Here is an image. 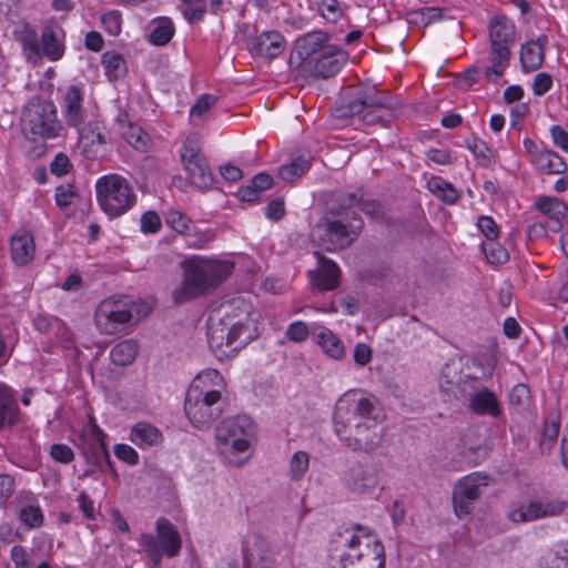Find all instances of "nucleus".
<instances>
[{"mask_svg": "<svg viewBox=\"0 0 568 568\" xmlns=\"http://www.w3.org/2000/svg\"><path fill=\"white\" fill-rule=\"evenodd\" d=\"M383 409L375 397L351 390L336 402L333 413L334 433L341 444L357 454L372 455L384 443L386 430Z\"/></svg>", "mask_w": 568, "mask_h": 568, "instance_id": "1", "label": "nucleus"}, {"mask_svg": "<svg viewBox=\"0 0 568 568\" xmlns=\"http://www.w3.org/2000/svg\"><path fill=\"white\" fill-rule=\"evenodd\" d=\"M335 204L328 205V212L312 229L314 242L328 252H336L351 245L358 236L363 221L353 210L356 193L338 195Z\"/></svg>", "mask_w": 568, "mask_h": 568, "instance_id": "2", "label": "nucleus"}, {"mask_svg": "<svg viewBox=\"0 0 568 568\" xmlns=\"http://www.w3.org/2000/svg\"><path fill=\"white\" fill-rule=\"evenodd\" d=\"M223 378L216 369H205L192 381L184 400L190 423L199 428L210 427L225 410L227 400L222 396Z\"/></svg>", "mask_w": 568, "mask_h": 568, "instance_id": "3", "label": "nucleus"}, {"mask_svg": "<svg viewBox=\"0 0 568 568\" xmlns=\"http://www.w3.org/2000/svg\"><path fill=\"white\" fill-rule=\"evenodd\" d=\"M181 265L183 281L172 295L175 304H182L209 293L225 281L233 270V264L230 262L205 260L200 256L185 258Z\"/></svg>", "mask_w": 568, "mask_h": 568, "instance_id": "4", "label": "nucleus"}, {"mask_svg": "<svg viewBox=\"0 0 568 568\" xmlns=\"http://www.w3.org/2000/svg\"><path fill=\"white\" fill-rule=\"evenodd\" d=\"M396 106L397 103L386 91L368 88L357 91L352 99L337 104L332 110V116L337 121L358 116L366 125L381 124L388 128Z\"/></svg>", "mask_w": 568, "mask_h": 568, "instance_id": "5", "label": "nucleus"}, {"mask_svg": "<svg viewBox=\"0 0 568 568\" xmlns=\"http://www.w3.org/2000/svg\"><path fill=\"white\" fill-rule=\"evenodd\" d=\"M254 424L246 415H239L221 422L215 429L216 447L225 462L234 467H242L247 458H236L245 453L254 435Z\"/></svg>", "mask_w": 568, "mask_h": 568, "instance_id": "6", "label": "nucleus"}, {"mask_svg": "<svg viewBox=\"0 0 568 568\" xmlns=\"http://www.w3.org/2000/svg\"><path fill=\"white\" fill-rule=\"evenodd\" d=\"M354 529L356 534L346 540L349 551L341 556L339 568H384L385 549L382 541L361 525Z\"/></svg>", "mask_w": 568, "mask_h": 568, "instance_id": "7", "label": "nucleus"}, {"mask_svg": "<svg viewBox=\"0 0 568 568\" xmlns=\"http://www.w3.org/2000/svg\"><path fill=\"white\" fill-rule=\"evenodd\" d=\"M488 38L491 65L486 69L488 80L493 75L501 77L511 58V47L516 42V27L505 14H496L488 24Z\"/></svg>", "mask_w": 568, "mask_h": 568, "instance_id": "8", "label": "nucleus"}, {"mask_svg": "<svg viewBox=\"0 0 568 568\" xmlns=\"http://www.w3.org/2000/svg\"><path fill=\"white\" fill-rule=\"evenodd\" d=\"M95 190L100 207L110 217L124 214L136 202L132 185L119 174L101 176L95 183Z\"/></svg>", "mask_w": 568, "mask_h": 568, "instance_id": "9", "label": "nucleus"}, {"mask_svg": "<svg viewBox=\"0 0 568 568\" xmlns=\"http://www.w3.org/2000/svg\"><path fill=\"white\" fill-rule=\"evenodd\" d=\"M144 308V304H138L132 300H104L98 306L94 314V322L101 333L113 335L128 326L133 318L140 320L146 316L149 310Z\"/></svg>", "mask_w": 568, "mask_h": 568, "instance_id": "10", "label": "nucleus"}, {"mask_svg": "<svg viewBox=\"0 0 568 568\" xmlns=\"http://www.w3.org/2000/svg\"><path fill=\"white\" fill-rule=\"evenodd\" d=\"M21 124L26 135H31L32 139H54L62 130L54 104L47 101L29 103L23 110Z\"/></svg>", "mask_w": 568, "mask_h": 568, "instance_id": "11", "label": "nucleus"}, {"mask_svg": "<svg viewBox=\"0 0 568 568\" xmlns=\"http://www.w3.org/2000/svg\"><path fill=\"white\" fill-rule=\"evenodd\" d=\"M155 528L156 537L151 534H142L141 545L153 566L159 567L163 555L173 558L180 554L182 540L175 527L164 517L156 520Z\"/></svg>", "mask_w": 568, "mask_h": 568, "instance_id": "12", "label": "nucleus"}, {"mask_svg": "<svg viewBox=\"0 0 568 568\" xmlns=\"http://www.w3.org/2000/svg\"><path fill=\"white\" fill-rule=\"evenodd\" d=\"M181 160L192 183L206 189L213 183V174L207 160L201 153L200 141L196 135H189L181 149Z\"/></svg>", "mask_w": 568, "mask_h": 568, "instance_id": "13", "label": "nucleus"}, {"mask_svg": "<svg viewBox=\"0 0 568 568\" xmlns=\"http://www.w3.org/2000/svg\"><path fill=\"white\" fill-rule=\"evenodd\" d=\"M488 485V476L474 473L462 478L453 491V505L458 517L468 515L480 495L479 488Z\"/></svg>", "mask_w": 568, "mask_h": 568, "instance_id": "14", "label": "nucleus"}, {"mask_svg": "<svg viewBox=\"0 0 568 568\" xmlns=\"http://www.w3.org/2000/svg\"><path fill=\"white\" fill-rule=\"evenodd\" d=\"M343 481L355 494H369L377 488L379 478L374 464L358 460L344 473Z\"/></svg>", "mask_w": 568, "mask_h": 568, "instance_id": "15", "label": "nucleus"}, {"mask_svg": "<svg viewBox=\"0 0 568 568\" xmlns=\"http://www.w3.org/2000/svg\"><path fill=\"white\" fill-rule=\"evenodd\" d=\"M348 54L336 44L325 47L324 52L312 59L306 65L314 78L328 79L339 72L346 63Z\"/></svg>", "mask_w": 568, "mask_h": 568, "instance_id": "16", "label": "nucleus"}, {"mask_svg": "<svg viewBox=\"0 0 568 568\" xmlns=\"http://www.w3.org/2000/svg\"><path fill=\"white\" fill-rule=\"evenodd\" d=\"M285 47L283 36L276 31H264L252 38L247 43V50L252 55L272 60L278 57Z\"/></svg>", "mask_w": 568, "mask_h": 568, "instance_id": "17", "label": "nucleus"}, {"mask_svg": "<svg viewBox=\"0 0 568 568\" xmlns=\"http://www.w3.org/2000/svg\"><path fill=\"white\" fill-rule=\"evenodd\" d=\"M329 34L324 31H312L295 41L294 51L301 62L306 65L313 58L318 57L324 52L325 47H331Z\"/></svg>", "mask_w": 568, "mask_h": 568, "instance_id": "18", "label": "nucleus"}, {"mask_svg": "<svg viewBox=\"0 0 568 568\" xmlns=\"http://www.w3.org/2000/svg\"><path fill=\"white\" fill-rule=\"evenodd\" d=\"M468 408L478 416L498 417L503 412L496 394L488 388L473 392L468 397Z\"/></svg>", "mask_w": 568, "mask_h": 568, "instance_id": "19", "label": "nucleus"}, {"mask_svg": "<svg viewBox=\"0 0 568 568\" xmlns=\"http://www.w3.org/2000/svg\"><path fill=\"white\" fill-rule=\"evenodd\" d=\"M318 268L312 273V282L320 291L335 290L339 284V268L335 262L315 252Z\"/></svg>", "mask_w": 568, "mask_h": 568, "instance_id": "20", "label": "nucleus"}, {"mask_svg": "<svg viewBox=\"0 0 568 568\" xmlns=\"http://www.w3.org/2000/svg\"><path fill=\"white\" fill-rule=\"evenodd\" d=\"M82 100L81 89L71 85L63 98V116L69 126L79 128L84 123L85 115Z\"/></svg>", "mask_w": 568, "mask_h": 568, "instance_id": "21", "label": "nucleus"}, {"mask_svg": "<svg viewBox=\"0 0 568 568\" xmlns=\"http://www.w3.org/2000/svg\"><path fill=\"white\" fill-rule=\"evenodd\" d=\"M80 448L88 464L100 469L106 464L112 468L105 439H89L87 435H82Z\"/></svg>", "mask_w": 568, "mask_h": 568, "instance_id": "22", "label": "nucleus"}, {"mask_svg": "<svg viewBox=\"0 0 568 568\" xmlns=\"http://www.w3.org/2000/svg\"><path fill=\"white\" fill-rule=\"evenodd\" d=\"M547 36L542 34L536 41H528L521 47L520 62L524 71H534L542 65Z\"/></svg>", "mask_w": 568, "mask_h": 568, "instance_id": "23", "label": "nucleus"}, {"mask_svg": "<svg viewBox=\"0 0 568 568\" xmlns=\"http://www.w3.org/2000/svg\"><path fill=\"white\" fill-rule=\"evenodd\" d=\"M130 440L140 448L154 447L162 443L163 435L161 430L152 424L140 422L132 427Z\"/></svg>", "mask_w": 568, "mask_h": 568, "instance_id": "24", "label": "nucleus"}, {"mask_svg": "<svg viewBox=\"0 0 568 568\" xmlns=\"http://www.w3.org/2000/svg\"><path fill=\"white\" fill-rule=\"evenodd\" d=\"M226 323H210L207 326V342L210 348L220 359L229 357L233 352L226 348Z\"/></svg>", "mask_w": 568, "mask_h": 568, "instance_id": "25", "label": "nucleus"}, {"mask_svg": "<svg viewBox=\"0 0 568 568\" xmlns=\"http://www.w3.org/2000/svg\"><path fill=\"white\" fill-rule=\"evenodd\" d=\"M33 254L34 244L30 234L24 233L21 235H14L11 239V255L16 264H28L33 258Z\"/></svg>", "mask_w": 568, "mask_h": 568, "instance_id": "26", "label": "nucleus"}, {"mask_svg": "<svg viewBox=\"0 0 568 568\" xmlns=\"http://www.w3.org/2000/svg\"><path fill=\"white\" fill-rule=\"evenodd\" d=\"M535 164L546 174H562L567 170L564 159L554 151L541 150L535 153Z\"/></svg>", "mask_w": 568, "mask_h": 568, "instance_id": "27", "label": "nucleus"}, {"mask_svg": "<svg viewBox=\"0 0 568 568\" xmlns=\"http://www.w3.org/2000/svg\"><path fill=\"white\" fill-rule=\"evenodd\" d=\"M138 353V343L133 339H124L111 348L110 358L118 366H128L134 362Z\"/></svg>", "mask_w": 568, "mask_h": 568, "instance_id": "28", "label": "nucleus"}, {"mask_svg": "<svg viewBox=\"0 0 568 568\" xmlns=\"http://www.w3.org/2000/svg\"><path fill=\"white\" fill-rule=\"evenodd\" d=\"M41 49L45 57L51 61H57L62 58L64 53V45L60 41L57 31L45 26L41 32Z\"/></svg>", "mask_w": 568, "mask_h": 568, "instance_id": "29", "label": "nucleus"}, {"mask_svg": "<svg viewBox=\"0 0 568 568\" xmlns=\"http://www.w3.org/2000/svg\"><path fill=\"white\" fill-rule=\"evenodd\" d=\"M311 168V158L308 155H298L293 158L290 163L278 168V176L286 182L298 180Z\"/></svg>", "mask_w": 568, "mask_h": 568, "instance_id": "30", "label": "nucleus"}, {"mask_svg": "<svg viewBox=\"0 0 568 568\" xmlns=\"http://www.w3.org/2000/svg\"><path fill=\"white\" fill-rule=\"evenodd\" d=\"M536 207L550 220H565L568 213V206L564 201L550 196H540Z\"/></svg>", "mask_w": 568, "mask_h": 568, "instance_id": "31", "label": "nucleus"}, {"mask_svg": "<svg viewBox=\"0 0 568 568\" xmlns=\"http://www.w3.org/2000/svg\"><path fill=\"white\" fill-rule=\"evenodd\" d=\"M174 32L173 22L169 18H159L154 20V28L149 36V40L155 45H165L173 38Z\"/></svg>", "mask_w": 568, "mask_h": 568, "instance_id": "32", "label": "nucleus"}, {"mask_svg": "<svg viewBox=\"0 0 568 568\" xmlns=\"http://www.w3.org/2000/svg\"><path fill=\"white\" fill-rule=\"evenodd\" d=\"M105 74L110 80H116L125 74L126 67L123 57L116 52H104L101 60Z\"/></svg>", "mask_w": 568, "mask_h": 568, "instance_id": "33", "label": "nucleus"}, {"mask_svg": "<svg viewBox=\"0 0 568 568\" xmlns=\"http://www.w3.org/2000/svg\"><path fill=\"white\" fill-rule=\"evenodd\" d=\"M429 190L447 204H454L458 201L460 194L452 183L442 178H432L428 182Z\"/></svg>", "mask_w": 568, "mask_h": 568, "instance_id": "34", "label": "nucleus"}, {"mask_svg": "<svg viewBox=\"0 0 568 568\" xmlns=\"http://www.w3.org/2000/svg\"><path fill=\"white\" fill-rule=\"evenodd\" d=\"M317 343L333 358H341L344 355L342 342L328 328L321 329L317 334Z\"/></svg>", "mask_w": 568, "mask_h": 568, "instance_id": "35", "label": "nucleus"}, {"mask_svg": "<svg viewBox=\"0 0 568 568\" xmlns=\"http://www.w3.org/2000/svg\"><path fill=\"white\" fill-rule=\"evenodd\" d=\"M460 381V371L455 362L446 363L440 371L439 387L443 393L449 395Z\"/></svg>", "mask_w": 568, "mask_h": 568, "instance_id": "36", "label": "nucleus"}, {"mask_svg": "<svg viewBox=\"0 0 568 568\" xmlns=\"http://www.w3.org/2000/svg\"><path fill=\"white\" fill-rule=\"evenodd\" d=\"M17 412V404L10 389L0 385V429H2L7 422L13 424V415Z\"/></svg>", "mask_w": 568, "mask_h": 568, "instance_id": "37", "label": "nucleus"}, {"mask_svg": "<svg viewBox=\"0 0 568 568\" xmlns=\"http://www.w3.org/2000/svg\"><path fill=\"white\" fill-rule=\"evenodd\" d=\"M540 509V501H531L528 505L513 507L508 517L516 524L531 521L541 518Z\"/></svg>", "mask_w": 568, "mask_h": 568, "instance_id": "38", "label": "nucleus"}, {"mask_svg": "<svg viewBox=\"0 0 568 568\" xmlns=\"http://www.w3.org/2000/svg\"><path fill=\"white\" fill-rule=\"evenodd\" d=\"M560 428V420L558 418H548L545 422L544 429L540 438L541 452H549L555 445Z\"/></svg>", "mask_w": 568, "mask_h": 568, "instance_id": "39", "label": "nucleus"}, {"mask_svg": "<svg viewBox=\"0 0 568 568\" xmlns=\"http://www.w3.org/2000/svg\"><path fill=\"white\" fill-rule=\"evenodd\" d=\"M75 129L79 134V140L84 146L92 148L94 145H101L105 143V136L97 126H93L91 123H83L81 126Z\"/></svg>", "mask_w": 568, "mask_h": 568, "instance_id": "40", "label": "nucleus"}, {"mask_svg": "<svg viewBox=\"0 0 568 568\" xmlns=\"http://www.w3.org/2000/svg\"><path fill=\"white\" fill-rule=\"evenodd\" d=\"M308 455L305 452H296L290 462V476L294 480H300L308 469Z\"/></svg>", "mask_w": 568, "mask_h": 568, "instance_id": "41", "label": "nucleus"}, {"mask_svg": "<svg viewBox=\"0 0 568 568\" xmlns=\"http://www.w3.org/2000/svg\"><path fill=\"white\" fill-rule=\"evenodd\" d=\"M244 329L246 326L242 323L226 324V348L234 353L246 344L245 339H240Z\"/></svg>", "mask_w": 568, "mask_h": 568, "instance_id": "42", "label": "nucleus"}, {"mask_svg": "<svg viewBox=\"0 0 568 568\" xmlns=\"http://www.w3.org/2000/svg\"><path fill=\"white\" fill-rule=\"evenodd\" d=\"M466 145L473 152L475 158L481 162L483 165L489 164L491 152L484 141L473 136L466 140Z\"/></svg>", "mask_w": 568, "mask_h": 568, "instance_id": "43", "label": "nucleus"}, {"mask_svg": "<svg viewBox=\"0 0 568 568\" xmlns=\"http://www.w3.org/2000/svg\"><path fill=\"white\" fill-rule=\"evenodd\" d=\"M124 138L136 150H144L148 146V134L138 125H129Z\"/></svg>", "mask_w": 568, "mask_h": 568, "instance_id": "44", "label": "nucleus"}, {"mask_svg": "<svg viewBox=\"0 0 568 568\" xmlns=\"http://www.w3.org/2000/svg\"><path fill=\"white\" fill-rule=\"evenodd\" d=\"M20 519L26 526L38 528L43 524V514L38 506H27L21 509Z\"/></svg>", "mask_w": 568, "mask_h": 568, "instance_id": "45", "label": "nucleus"}, {"mask_svg": "<svg viewBox=\"0 0 568 568\" xmlns=\"http://www.w3.org/2000/svg\"><path fill=\"white\" fill-rule=\"evenodd\" d=\"M484 253L491 264H503L508 261V252L497 243H489L483 245Z\"/></svg>", "mask_w": 568, "mask_h": 568, "instance_id": "46", "label": "nucleus"}, {"mask_svg": "<svg viewBox=\"0 0 568 568\" xmlns=\"http://www.w3.org/2000/svg\"><path fill=\"white\" fill-rule=\"evenodd\" d=\"M530 390L525 384H517L509 394V404L513 407H525L529 403Z\"/></svg>", "mask_w": 568, "mask_h": 568, "instance_id": "47", "label": "nucleus"}, {"mask_svg": "<svg viewBox=\"0 0 568 568\" xmlns=\"http://www.w3.org/2000/svg\"><path fill=\"white\" fill-rule=\"evenodd\" d=\"M50 456L54 462L61 464H70L74 459L73 450L65 444L51 445Z\"/></svg>", "mask_w": 568, "mask_h": 568, "instance_id": "48", "label": "nucleus"}, {"mask_svg": "<svg viewBox=\"0 0 568 568\" xmlns=\"http://www.w3.org/2000/svg\"><path fill=\"white\" fill-rule=\"evenodd\" d=\"M105 31L111 36H118L121 32V14L118 11H110L101 17Z\"/></svg>", "mask_w": 568, "mask_h": 568, "instance_id": "49", "label": "nucleus"}, {"mask_svg": "<svg viewBox=\"0 0 568 568\" xmlns=\"http://www.w3.org/2000/svg\"><path fill=\"white\" fill-rule=\"evenodd\" d=\"M161 229V219L155 211H148L141 216V231L156 233Z\"/></svg>", "mask_w": 568, "mask_h": 568, "instance_id": "50", "label": "nucleus"}, {"mask_svg": "<svg viewBox=\"0 0 568 568\" xmlns=\"http://www.w3.org/2000/svg\"><path fill=\"white\" fill-rule=\"evenodd\" d=\"M552 87V77L548 72H540L535 75L532 81V92L535 95L546 94Z\"/></svg>", "mask_w": 568, "mask_h": 568, "instance_id": "51", "label": "nucleus"}, {"mask_svg": "<svg viewBox=\"0 0 568 568\" xmlns=\"http://www.w3.org/2000/svg\"><path fill=\"white\" fill-rule=\"evenodd\" d=\"M165 222L179 233H184L189 229V219L179 211H170L165 217Z\"/></svg>", "mask_w": 568, "mask_h": 568, "instance_id": "52", "label": "nucleus"}, {"mask_svg": "<svg viewBox=\"0 0 568 568\" xmlns=\"http://www.w3.org/2000/svg\"><path fill=\"white\" fill-rule=\"evenodd\" d=\"M286 336L292 342L301 343L307 338L308 327L304 322H294L288 325Z\"/></svg>", "mask_w": 568, "mask_h": 568, "instance_id": "53", "label": "nucleus"}, {"mask_svg": "<svg viewBox=\"0 0 568 568\" xmlns=\"http://www.w3.org/2000/svg\"><path fill=\"white\" fill-rule=\"evenodd\" d=\"M115 456L129 465H136L139 463V455L134 448L126 444H116L114 446Z\"/></svg>", "mask_w": 568, "mask_h": 568, "instance_id": "54", "label": "nucleus"}, {"mask_svg": "<svg viewBox=\"0 0 568 568\" xmlns=\"http://www.w3.org/2000/svg\"><path fill=\"white\" fill-rule=\"evenodd\" d=\"M477 226L488 240H495L498 237V226L490 216H480L477 221Z\"/></svg>", "mask_w": 568, "mask_h": 568, "instance_id": "55", "label": "nucleus"}, {"mask_svg": "<svg viewBox=\"0 0 568 568\" xmlns=\"http://www.w3.org/2000/svg\"><path fill=\"white\" fill-rule=\"evenodd\" d=\"M75 192L73 185H60L55 190V203L60 207H67L68 205L71 204Z\"/></svg>", "mask_w": 568, "mask_h": 568, "instance_id": "56", "label": "nucleus"}, {"mask_svg": "<svg viewBox=\"0 0 568 568\" xmlns=\"http://www.w3.org/2000/svg\"><path fill=\"white\" fill-rule=\"evenodd\" d=\"M285 214V204L282 197H276L268 202L265 216L273 221H280Z\"/></svg>", "mask_w": 568, "mask_h": 568, "instance_id": "57", "label": "nucleus"}, {"mask_svg": "<svg viewBox=\"0 0 568 568\" xmlns=\"http://www.w3.org/2000/svg\"><path fill=\"white\" fill-rule=\"evenodd\" d=\"M541 509V518L558 516L560 515L567 507V503L562 500H549L546 503H540Z\"/></svg>", "mask_w": 568, "mask_h": 568, "instance_id": "58", "label": "nucleus"}, {"mask_svg": "<svg viewBox=\"0 0 568 568\" xmlns=\"http://www.w3.org/2000/svg\"><path fill=\"white\" fill-rule=\"evenodd\" d=\"M215 102V99L210 94H204L193 104L190 110L191 118L203 115Z\"/></svg>", "mask_w": 568, "mask_h": 568, "instance_id": "59", "label": "nucleus"}, {"mask_svg": "<svg viewBox=\"0 0 568 568\" xmlns=\"http://www.w3.org/2000/svg\"><path fill=\"white\" fill-rule=\"evenodd\" d=\"M321 11L325 19L336 21L341 16L339 3L337 0H322Z\"/></svg>", "mask_w": 568, "mask_h": 568, "instance_id": "60", "label": "nucleus"}, {"mask_svg": "<svg viewBox=\"0 0 568 568\" xmlns=\"http://www.w3.org/2000/svg\"><path fill=\"white\" fill-rule=\"evenodd\" d=\"M70 168V160L64 153L57 154L51 163V172L57 176L65 175L69 172Z\"/></svg>", "mask_w": 568, "mask_h": 568, "instance_id": "61", "label": "nucleus"}, {"mask_svg": "<svg viewBox=\"0 0 568 568\" xmlns=\"http://www.w3.org/2000/svg\"><path fill=\"white\" fill-rule=\"evenodd\" d=\"M445 9L436 7H426L419 10L420 19L424 24H430L444 17Z\"/></svg>", "mask_w": 568, "mask_h": 568, "instance_id": "62", "label": "nucleus"}, {"mask_svg": "<svg viewBox=\"0 0 568 568\" xmlns=\"http://www.w3.org/2000/svg\"><path fill=\"white\" fill-rule=\"evenodd\" d=\"M354 362L364 366L372 359V348L365 343H358L354 349Z\"/></svg>", "mask_w": 568, "mask_h": 568, "instance_id": "63", "label": "nucleus"}, {"mask_svg": "<svg viewBox=\"0 0 568 568\" xmlns=\"http://www.w3.org/2000/svg\"><path fill=\"white\" fill-rule=\"evenodd\" d=\"M550 134L554 143L565 152H568V131L560 125H552Z\"/></svg>", "mask_w": 568, "mask_h": 568, "instance_id": "64", "label": "nucleus"}]
</instances>
